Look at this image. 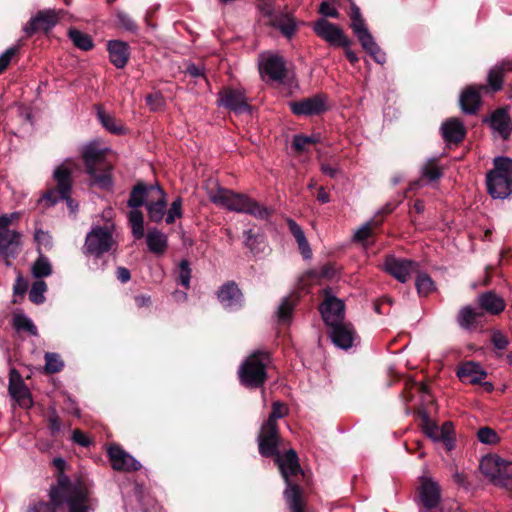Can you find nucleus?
<instances>
[{"instance_id":"nucleus-35","label":"nucleus","mask_w":512,"mask_h":512,"mask_svg":"<svg viewBox=\"0 0 512 512\" xmlns=\"http://www.w3.org/2000/svg\"><path fill=\"white\" fill-rule=\"evenodd\" d=\"M31 273L35 278L48 277L52 274V265L49 259L41 252L32 265Z\"/></svg>"},{"instance_id":"nucleus-3","label":"nucleus","mask_w":512,"mask_h":512,"mask_svg":"<svg viewBox=\"0 0 512 512\" xmlns=\"http://www.w3.org/2000/svg\"><path fill=\"white\" fill-rule=\"evenodd\" d=\"M146 205L149 219L153 222H160L165 214L166 194L159 185L137 184L128 200V206L138 208Z\"/></svg>"},{"instance_id":"nucleus-64","label":"nucleus","mask_w":512,"mask_h":512,"mask_svg":"<svg viewBox=\"0 0 512 512\" xmlns=\"http://www.w3.org/2000/svg\"><path fill=\"white\" fill-rule=\"evenodd\" d=\"M367 52L373 57V59L377 63L382 64L385 62V53L381 51L378 45H376L375 48H371Z\"/></svg>"},{"instance_id":"nucleus-13","label":"nucleus","mask_w":512,"mask_h":512,"mask_svg":"<svg viewBox=\"0 0 512 512\" xmlns=\"http://www.w3.org/2000/svg\"><path fill=\"white\" fill-rule=\"evenodd\" d=\"M259 71L265 81L282 82L286 76V67L283 59L274 54L261 56Z\"/></svg>"},{"instance_id":"nucleus-9","label":"nucleus","mask_w":512,"mask_h":512,"mask_svg":"<svg viewBox=\"0 0 512 512\" xmlns=\"http://www.w3.org/2000/svg\"><path fill=\"white\" fill-rule=\"evenodd\" d=\"M113 224L95 225L87 233L82 251L87 256L100 257L117 248Z\"/></svg>"},{"instance_id":"nucleus-33","label":"nucleus","mask_w":512,"mask_h":512,"mask_svg":"<svg viewBox=\"0 0 512 512\" xmlns=\"http://www.w3.org/2000/svg\"><path fill=\"white\" fill-rule=\"evenodd\" d=\"M287 225L290 232L297 241L299 250L305 259H310L312 251L302 228L293 220L288 219Z\"/></svg>"},{"instance_id":"nucleus-23","label":"nucleus","mask_w":512,"mask_h":512,"mask_svg":"<svg viewBox=\"0 0 512 512\" xmlns=\"http://www.w3.org/2000/svg\"><path fill=\"white\" fill-rule=\"evenodd\" d=\"M218 299L225 309L235 310L242 306V293L238 286L231 282L222 285L218 291Z\"/></svg>"},{"instance_id":"nucleus-56","label":"nucleus","mask_w":512,"mask_h":512,"mask_svg":"<svg viewBox=\"0 0 512 512\" xmlns=\"http://www.w3.org/2000/svg\"><path fill=\"white\" fill-rule=\"evenodd\" d=\"M27 289H28L27 281L23 278V276L20 273H18L15 284L13 286L14 295L24 296Z\"/></svg>"},{"instance_id":"nucleus-63","label":"nucleus","mask_w":512,"mask_h":512,"mask_svg":"<svg viewBox=\"0 0 512 512\" xmlns=\"http://www.w3.org/2000/svg\"><path fill=\"white\" fill-rule=\"evenodd\" d=\"M351 28L356 36L368 31L365 22L362 19L351 21Z\"/></svg>"},{"instance_id":"nucleus-27","label":"nucleus","mask_w":512,"mask_h":512,"mask_svg":"<svg viewBox=\"0 0 512 512\" xmlns=\"http://www.w3.org/2000/svg\"><path fill=\"white\" fill-rule=\"evenodd\" d=\"M107 50L109 52V59L115 67L123 68L126 66L130 56L127 43L119 40H111L107 44Z\"/></svg>"},{"instance_id":"nucleus-43","label":"nucleus","mask_w":512,"mask_h":512,"mask_svg":"<svg viewBox=\"0 0 512 512\" xmlns=\"http://www.w3.org/2000/svg\"><path fill=\"white\" fill-rule=\"evenodd\" d=\"M47 285L43 280H37L33 283L29 291V299L35 304H41L45 301Z\"/></svg>"},{"instance_id":"nucleus-57","label":"nucleus","mask_w":512,"mask_h":512,"mask_svg":"<svg viewBox=\"0 0 512 512\" xmlns=\"http://www.w3.org/2000/svg\"><path fill=\"white\" fill-rule=\"evenodd\" d=\"M357 38L360 41L363 49L366 51L370 50L371 48H375L377 45L369 31L358 35Z\"/></svg>"},{"instance_id":"nucleus-48","label":"nucleus","mask_w":512,"mask_h":512,"mask_svg":"<svg viewBox=\"0 0 512 512\" xmlns=\"http://www.w3.org/2000/svg\"><path fill=\"white\" fill-rule=\"evenodd\" d=\"M146 104L151 111H159L165 106V100L160 92H154L146 96Z\"/></svg>"},{"instance_id":"nucleus-50","label":"nucleus","mask_w":512,"mask_h":512,"mask_svg":"<svg viewBox=\"0 0 512 512\" xmlns=\"http://www.w3.org/2000/svg\"><path fill=\"white\" fill-rule=\"evenodd\" d=\"M191 278V269L187 260H182L179 264L178 281L185 288H189Z\"/></svg>"},{"instance_id":"nucleus-62","label":"nucleus","mask_w":512,"mask_h":512,"mask_svg":"<svg viewBox=\"0 0 512 512\" xmlns=\"http://www.w3.org/2000/svg\"><path fill=\"white\" fill-rule=\"evenodd\" d=\"M72 439L75 443L83 446V447H86L89 445L90 441L89 439L87 438V436L82 433L80 430H74L73 431V434H72Z\"/></svg>"},{"instance_id":"nucleus-37","label":"nucleus","mask_w":512,"mask_h":512,"mask_svg":"<svg viewBox=\"0 0 512 512\" xmlns=\"http://www.w3.org/2000/svg\"><path fill=\"white\" fill-rule=\"evenodd\" d=\"M273 25L277 27L287 38H291L296 31V23L294 18L287 14L277 17L274 20Z\"/></svg>"},{"instance_id":"nucleus-1","label":"nucleus","mask_w":512,"mask_h":512,"mask_svg":"<svg viewBox=\"0 0 512 512\" xmlns=\"http://www.w3.org/2000/svg\"><path fill=\"white\" fill-rule=\"evenodd\" d=\"M325 300L320 306V312L325 324L329 327V336L335 346L347 350L354 345L356 333L353 326L344 321L345 305L341 299L325 290Z\"/></svg>"},{"instance_id":"nucleus-53","label":"nucleus","mask_w":512,"mask_h":512,"mask_svg":"<svg viewBox=\"0 0 512 512\" xmlns=\"http://www.w3.org/2000/svg\"><path fill=\"white\" fill-rule=\"evenodd\" d=\"M373 225H374V223L372 221H369V222L365 223L364 225H362L355 232L354 239L358 242H364L365 240H367L372 234Z\"/></svg>"},{"instance_id":"nucleus-30","label":"nucleus","mask_w":512,"mask_h":512,"mask_svg":"<svg viewBox=\"0 0 512 512\" xmlns=\"http://www.w3.org/2000/svg\"><path fill=\"white\" fill-rule=\"evenodd\" d=\"M441 132L446 142L458 143L465 136L463 123L455 118L445 121L441 126Z\"/></svg>"},{"instance_id":"nucleus-19","label":"nucleus","mask_w":512,"mask_h":512,"mask_svg":"<svg viewBox=\"0 0 512 512\" xmlns=\"http://www.w3.org/2000/svg\"><path fill=\"white\" fill-rule=\"evenodd\" d=\"M291 111L298 116H313L324 112L327 108L326 98L319 94L289 103Z\"/></svg>"},{"instance_id":"nucleus-47","label":"nucleus","mask_w":512,"mask_h":512,"mask_svg":"<svg viewBox=\"0 0 512 512\" xmlns=\"http://www.w3.org/2000/svg\"><path fill=\"white\" fill-rule=\"evenodd\" d=\"M317 138L313 136L295 135L292 142V147L297 152H304L306 147L317 142Z\"/></svg>"},{"instance_id":"nucleus-7","label":"nucleus","mask_w":512,"mask_h":512,"mask_svg":"<svg viewBox=\"0 0 512 512\" xmlns=\"http://www.w3.org/2000/svg\"><path fill=\"white\" fill-rule=\"evenodd\" d=\"M493 164L486 176L487 189L494 199H504L512 193V159L496 157Z\"/></svg>"},{"instance_id":"nucleus-2","label":"nucleus","mask_w":512,"mask_h":512,"mask_svg":"<svg viewBox=\"0 0 512 512\" xmlns=\"http://www.w3.org/2000/svg\"><path fill=\"white\" fill-rule=\"evenodd\" d=\"M50 499L55 506L67 505V512H89L92 502L87 487L80 481L71 482L61 473L58 483L50 490Z\"/></svg>"},{"instance_id":"nucleus-20","label":"nucleus","mask_w":512,"mask_h":512,"mask_svg":"<svg viewBox=\"0 0 512 512\" xmlns=\"http://www.w3.org/2000/svg\"><path fill=\"white\" fill-rule=\"evenodd\" d=\"M107 453L111 465L115 470L130 472L137 471L141 468L140 462L118 445L109 446Z\"/></svg>"},{"instance_id":"nucleus-16","label":"nucleus","mask_w":512,"mask_h":512,"mask_svg":"<svg viewBox=\"0 0 512 512\" xmlns=\"http://www.w3.org/2000/svg\"><path fill=\"white\" fill-rule=\"evenodd\" d=\"M9 395L23 408L32 406L31 394L25 385L22 376L16 369H11L9 372Z\"/></svg>"},{"instance_id":"nucleus-17","label":"nucleus","mask_w":512,"mask_h":512,"mask_svg":"<svg viewBox=\"0 0 512 512\" xmlns=\"http://www.w3.org/2000/svg\"><path fill=\"white\" fill-rule=\"evenodd\" d=\"M423 431L434 442H443L448 450L454 446L452 433L453 425L451 422H445L442 426H437L430 421L427 416L423 419Z\"/></svg>"},{"instance_id":"nucleus-6","label":"nucleus","mask_w":512,"mask_h":512,"mask_svg":"<svg viewBox=\"0 0 512 512\" xmlns=\"http://www.w3.org/2000/svg\"><path fill=\"white\" fill-rule=\"evenodd\" d=\"M276 463L279 466L282 477L287 485L284 491V498L291 510V512H304L301 503V491L297 485H293L290 477L297 475L300 471L297 454L294 450H289L284 455L279 454L277 449Z\"/></svg>"},{"instance_id":"nucleus-45","label":"nucleus","mask_w":512,"mask_h":512,"mask_svg":"<svg viewBox=\"0 0 512 512\" xmlns=\"http://www.w3.org/2000/svg\"><path fill=\"white\" fill-rule=\"evenodd\" d=\"M416 288L420 295H428L434 290V283L427 274L421 273L416 278Z\"/></svg>"},{"instance_id":"nucleus-10","label":"nucleus","mask_w":512,"mask_h":512,"mask_svg":"<svg viewBox=\"0 0 512 512\" xmlns=\"http://www.w3.org/2000/svg\"><path fill=\"white\" fill-rule=\"evenodd\" d=\"M270 363V357L265 352L251 354L238 370L240 382L248 388L262 386L267 378L266 369Z\"/></svg>"},{"instance_id":"nucleus-18","label":"nucleus","mask_w":512,"mask_h":512,"mask_svg":"<svg viewBox=\"0 0 512 512\" xmlns=\"http://www.w3.org/2000/svg\"><path fill=\"white\" fill-rule=\"evenodd\" d=\"M384 268L399 282L405 283L409 280L412 273L417 271L418 264L411 260L391 256L386 259Z\"/></svg>"},{"instance_id":"nucleus-15","label":"nucleus","mask_w":512,"mask_h":512,"mask_svg":"<svg viewBox=\"0 0 512 512\" xmlns=\"http://www.w3.org/2000/svg\"><path fill=\"white\" fill-rule=\"evenodd\" d=\"M418 495L426 509L436 508L441 501V489L437 481L429 476L419 478Z\"/></svg>"},{"instance_id":"nucleus-29","label":"nucleus","mask_w":512,"mask_h":512,"mask_svg":"<svg viewBox=\"0 0 512 512\" xmlns=\"http://www.w3.org/2000/svg\"><path fill=\"white\" fill-rule=\"evenodd\" d=\"M457 375L464 382L476 384L480 383L487 374L478 363L466 362L459 367Z\"/></svg>"},{"instance_id":"nucleus-55","label":"nucleus","mask_w":512,"mask_h":512,"mask_svg":"<svg viewBox=\"0 0 512 512\" xmlns=\"http://www.w3.org/2000/svg\"><path fill=\"white\" fill-rule=\"evenodd\" d=\"M492 343L497 349L504 350L507 348L509 341L502 332L495 331L492 334Z\"/></svg>"},{"instance_id":"nucleus-22","label":"nucleus","mask_w":512,"mask_h":512,"mask_svg":"<svg viewBox=\"0 0 512 512\" xmlns=\"http://www.w3.org/2000/svg\"><path fill=\"white\" fill-rule=\"evenodd\" d=\"M57 21L58 17L54 11H40L23 27V31L27 36H32L39 29L49 31Z\"/></svg>"},{"instance_id":"nucleus-11","label":"nucleus","mask_w":512,"mask_h":512,"mask_svg":"<svg viewBox=\"0 0 512 512\" xmlns=\"http://www.w3.org/2000/svg\"><path fill=\"white\" fill-rule=\"evenodd\" d=\"M480 469L497 486L507 487L512 480V459H504L497 454H489L481 459Z\"/></svg>"},{"instance_id":"nucleus-40","label":"nucleus","mask_w":512,"mask_h":512,"mask_svg":"<svg viewBox=\"0 0 512 512\" xmlns=\"http://www.w3.org/2000/svg\"><path fill=\"white\" fill-rule=\"evenodd\" d=\"M505 70H506V67L504 65H502V66H495L489 71L488 84L492 91L495 92L502 88L503 76H504Z\"/></svg>"},{"instance_id":"nucleus-54","label":"nucleus","mask_w":512,"mask_h":512,"mask_svg":"<svg viewBox=\"0 0 512 512\" xmlns=\"http://www.w3.org/2000/svg\"><path fill=\"white\" fill-rule=\"evenodd\" d=\"M118 21L120 25L128 31H136L137 25L133 21V19L126 13L120 12L117 14Z\"/></svg>"},{"instance_id":"nucleus-8","label":"nucleus","mask_w":512,"mask_h":512,"mask_svg":"<svg viewBox=\"0 0 512 512\" xmlns=\"http://www.w3.org/2000/svg\"><path fill=\"white\" fill-rule=\"evenodd\" d=\"M288 414V408L281 402H274L272 412L267 421L261 426L258 436L259 453L264 457L277 454V445H279V436L277 420Z\"/></svg>"},{"instance_id":"nucleus-59","label":"nucleus","mask_w":512,"mask_h":512,"mask_svg":"<svg viewBox=\"0 0 512 512\" xmlns=\"http://www.w3.org/2000/svg\"><path fill=\"white\" fill-rule=\"evenodd\" d=\"M310 274L319 278L331 279L335 275V269L332 265L326 264L323 267H321L318 273L311 272Z\"/></svg>"},{"instance_id":"nucleus-60","label":"nucleus","mask_w":512,"mask_h":512,"mask_svg":"<svg viewBox=\"0 0 512 512\" xmlns=\"http://www.w3.org/2000/svg\"><path fill=\"white\" fill-rule=\"evenodd\" d=\"M320 13L323 14L324 16L332 18H337L339 15L337 9L326 1L321 3Z\"/></svg>"},{"instance_id":"nucleus-39","label":"nucleus","mask_w":512,"mask_h":512,"mask_svg":"<svg viewBox=\"0 0 512 512\" xmlns=\"http://www.w3.org/2000/svg\"><path fill=\"white\" fill-rule=\"evenodd\" d=\"M129 223L133 236L136 239H141L144 236V218L136 208H133L129 213Z\"/></svg>"},{"instance_id":"nucleus-38","label":"nucleus","mask_w":512,"mask_h":512,"mask_svg":"<svg viewBox=\"0 0 512 512\" xmlns=\"http://www.w3.org/2000/svg\"><path fill=\"white\" fill-rule=\"evenodd\" d=\"M422 177L427 179L429 182L436 181L442 176V168L438 164L436 158H432L426 161L421 169Z\"/></svg>"},{"instance_id":"nucleus-26","label":"nucleus","mask_w":512,"mask_h":512,"mask_svg":"<svg viewBox=\"0 0 512 512\" xmlns=\"http://www.w3.org/2000/svg\"><path fill=\"white\" fill-rule=\"evenodd\" d=\"M485 320L484 313L480 308L471 306L463 307L458 314V324L466 330H472L481 326Z\"/></svg>"},{"instance_id":"nucleus-5","label":"nucleus","mask_w":512,"mask_h":512,"mask_svg":"<svg viewBox=\"0 0 512 512\" xmlns=\"http://www.w3.org/2000/svg\"><path fill=\"white\" fill-rule=\"evenodd\" d=\"M82 157L86 171L91 178V184L101 189H109L113 185L112 166L105 160V150L92 141L82 148Z\"/></svg>"},{"instance_id":"nucleus-51","label":"nucleus","mask_w":512,"mask_h":512,"mask_svg":"<svg viewBox=\"0 0 512 512\" xmlns=\"http://www.w3.org/2000/svg\"><path fill=\"white\" fill-rule=\"evenodd\" d=\"M294 303L289 299L285 298L278 308V318L280 321H288L292 315Z\"/></svg>"},{"instance_id":"nucleus-24","label":"nucleus","mask_w":512,"mask_h":512,"mask_svg":"<svg viewBox=\"0 0 512 512\" xmlns=\"http://www.w3.org/2000/svg\"><path fill=\"white\" fill-rule=\"evenodd\" d=\"M484 85L469 86L465 89L460 96V106L463 112L474 114L477 112L480 105L481 92L487 91Z\"/></svg>"},{"instance_id":"nucleus-28","label":"nucleus","mask_w":512,"mask_h":512,"mask_svg":"<svg viewBox=\"0 0 512 512\" xmlns=\"http://www.w3.org/2000/svg\"><path fill=\"white\" fill-rule=\"evenodd\" d=\"M491 128L503 139H507L512 131V121L506 109H498L492 113L490 119Z\"/></svg>"},{"instance_id":"nucleus-44","label":"nucleus","mask_w":512,"mask_h":512,"mask_svg":"<svg viewBox=\"0 0 512 512\" xmlns=\"http://www.w3.org/2000/svg\"><path fill=\"white\" fill-rule=\"evenodd\" d=\"M64 363L56 353L47 352L45 354V371L53 374L62 370Z\"/></svg>"},{"instance_id":"nucleus-58","label":"nucleus","mask_w":512,"mask_h":512,"mask_svg":"<svg viewBox=\"0 0 512 512\" xmlns=\"http://www.w3.org/2000/svg\"><path fill=\"white\" fill-rule=\"evenodd\" d=\"M16 51V48H9L0 55V73H2L9 65Z\"/></svg>"},{"instance_id":"nucleus-14","label":"nucleus","mask_w":512,"mask_h":512,"mask_svg":"<svg viewBox=\"0 0 512 512\" xmlns=\"http://www.w3.org/2000/svg\"><path fill=\"white\" fill-rule=\"evenodd\" d=\"M313 28L315 33L330 45L348 47L351 44L341 28L325 19L318 20Z\"/></svg>"},{"instance_id":"nucleus-12","label":"nucleus","mask_w":512,"mask_h":512,"mask_svg":"<svg viewBox=\"0 0 512 512\" xmlns=\"http://www.w3.org/2000/svg\"><path fill=\"white\" fill-rule=\"evenodd\" d=\"M74 166V162L70 159L65 160L59 167L54 171V178L57 183V190L61 199L66 200L68 207L72 213H75L78 208V204L69 197L71 189V169Z\"/></svg>"},{"instance_id":"nucleus-49","label":"nucleus","mask_w":512,"mask_h":512,"mask_svg":"<svg viewBox=\"0 0 512 512\" xmlns=\"http://www.w3.org/2000/svg\"><path fill=\"white\" fill-rule=\"evenodd\" d=\"M181 217H182V200H181V198H177L172 202V204L167 212L166 223L172 224V223H174V221L177 218H181Z\"/></svg>"},{"instance_id":"nucleus-42","label":"nucleus","mask_w":512,"mask_h":512,"mask_svg":"<svg viewBox=\"0 0 512 512\" xmlns=\"http://www.w3.org/2000/svg\"><path fill=\"white\" fill-rule=\"evenodd\" d=\"M13 326L18 331H27L31 335H37V328L33 321L24 314H16L14 316Z\"/></svg>"},{"instance_id":"nucleus-52","label":"nucleus","mask_w":512,"mask_h":512,"mask_svg":"<svg viewBox=\"0 0 512 512\" xmlns=\"http://www.w3.org/2000/svg\"><path fill=\"white\" fill-rule=\"evenodd\" d=\"M34 240L37 244V250L38 252L40 253L41 252V248L42 247H49L51 245V237L50 235L41 230V229H38L35 231V234H34Z\"/></svg>"},{"instance_id":"nucleus-61","label":"nucleus","mask_w":512,"mask_h":512,"mask_svg":"<svg viewBox=\"0 0 512 512\" xmlns=\"http://www.w3.org/2000/svg\"><path fill=\"white\" fill-rule=\"evenodd\" d=\"M55 507L56 506L54 504L52 506L46 502H38L32 505L28 512H55Z\"/></svg>"},{"instance_id":"nucleus-41","label":"nucleus","mask_w":512,"mask_h":512,"mask_svg":"<svg viewBox=\"0 0 512 512\" xmlns=\"http://www.w3.org/2000/svg\"><path fill=\"white\" fill-rule=\"evenodd\" d=\"M98 119L100 120L101 124L111 133L114 134H121L124 131V128L122 124L117 121L112 116L106 114L105 112L99 110L98 113Z\"/></svg>"},{"instance_id":"nucleus-4","label":"nucleus","mask_w":512,"mask_h":512,"mask_svg":"<svg viewBox=\"0 0 512 512\" xmlns=\"http://www.w3.org/2000/svg\"><path fill=\"white\" fill-rule=\"evenodd\" d=\"M210 200L214 204L237 213H246L260 220H266L271 214V210L260 205L255 200L246 195L234 193L231 190L219 188L210 195Z\"/></svg>"},{"instance_id":"nucleus-31","label":"nucleus","mask_w":512,"mask_h":512,"mask_svg":"<svg viewBox=\"0 0 512 512\" xmlns=\"http://www.w3.org/2000/svg\"><path fill=\"white\" fill-rule=\"evenodd\" d=\"M479 308L480 310H485L490 314H499L505 308V301L503 298L498 296L492 291L483 293L478 298Z\"/></svg>"},{"instance_id":"nucleus-46","label":"nucleus","mask_w":512,"mask_h":512,"mask_svg":"<svg viewBox=\"0 0 512 512\" xmlns=\"http://www.w3.org/2000/svg\"><path fill=\"white\" fill-rule=\"evenodd\" d=\"M478 440L483 444H497L500 441L498 434L489 427L480 428L477 432Z\"/></svg>"},{"instance_id":"nucleus-25","label":"nucleus","mask_w":512,"mask_h":512,"mask_svg":"<svg viewBox=\"0 0 512 512\" xmlns=\"http://www.w3.org/2000/svg\"><path fill=\"white\" fill-rule=\"evenodd\" d=\"M219 105L229 108L237 113L248 111L244 94L238 90L227 89L219 94Z\"/></svg>"},{"instance_id":"nucleus-34","label":"nucleus","mask_w":512,"mask_h":512,"mask_svg":"<svg viewBox=\"0 0 512 512\" xmlns=\"http://www.w3.org/2000/svg\"><path fill=\"white\" fill-rule=\"evenodd\" d=\"M287 225L290 232L297 241L299 250L305 259H310L312 251L302 228L293 220L288 219Z\"/></svg>"},{"instance_id":"nucleus-32","label":"nucleus","mask_w":512,"mask_h":512,"mask_svg":"<svg viewBox=\"0 0 512 512\" xmlns=\"http://www.w3.org/2000/svg\"><path fill=\"white\" fill-rule=\"evenodd\" d=\"M146 242L149 250L154 254H163L168 246L166 234L154 228L149 230L146 235Z\"/></svg>"},{"instance_id":"nucleus-36","label":"nucleus","mask_w":512,"mask_h":512,"mask_svg":"<svg viewBox=\"0 0 512 512\" xmlns=\"http://www.w3.org/2000/svg\"><path fill=\"white\" fill-rule=\"evenodd\" d=\"M68 35L73 44L83 51H89L94 46L92 38L77 29H70Z\"/></svg>"},{"instance_id":"nucleus-21","label":"nucleus","mask_w":512,"mask_h":512,"mask_svg":"<svg viewBox=\"0 0 512 512\" xmlns=\"http://www.w3.org/2000/svg\"><path fill=\"white\" fill-rule=\"evenodd\" d=\"M22 244V234L18 231L5 232L0 235V256L5 260L7 266L11 260L16 258Z\"/></svg>"}]
</instances>
